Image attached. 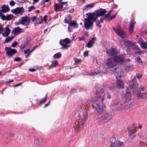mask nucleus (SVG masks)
<instances>
[{
	"label": "nucleus",
	"instance_id": "obj_16",
	"mask_svg": "<svg viewBox=\"0 0 147 147\" xmlns=\"http://www.w3.org/2000/svg\"><path fill=\"white\" fill-rule=\"evenodd\" d=\"M86 15L88 17L86 19H88L90 20L93 21V22L96 20H94L96 16L95 13H86Z\"/></svg>",
	"mask_w": 147,
	"mask_h": 147
},
{
	"label": "nucleus",
	"instance_id": "obj_19",
	"mask_svg": "<svg viewBox=\"0 0 147 147\" xmlns=\"http://www.w3.org/2000/svg\"><path fill=\"white\" fill-rule=\"evenodd\" d=\"M14 17L13 15L12 14H8L6 16H2V19L5 20H12Z\"/></svg>",
	"mask_w": 147,
	"mask_h": 147
},
{
	"label": "nucleus",
	"instance_id": "obj_13",
	"mask_svg": "<svg viewBox=\"0 0 147 147\" xmlns=\"http://www.w3.org/2000/svg\"><path fill=\"white\" fill-rule=\"evenodd\" d=\"M124 59L123 56H117L115 57L114 59L115 62L120 64L123 63Z\"/></svg>",
	"mask_w": 147,
	"mask_h": 147
},
{
	"label": "nucleus",
	"instance_id": "obj_53",
	"mask_svg": "<svg viewBox=\"0 0 147 147\" xmlns=\"http://www.w3.org/2000/svg\"><path fill=\"white\" fill-rule=\"evenodd\" d=\"M88 51H85L84 53V57H87L88 56Z\"/></svg>",
	"mask_w": 147,
	"mask_h": 147
},
{
	"label": "nucleus",
	"instance_id": "obj_21",
	"mask_svg": "<svg viewBox=\"0 0 147 147\" xmlns=\"http://www.w3.org/2000/svg\"><path fill=\"white\" fill-rule=\"evenodd\" d=\"M135 23L134 20L131 19L130 22L129 28V31L132 33L134 29V25Z\"/></svg>",
	"mask_w": 147,
	"mask_h": 147
},
{
	"label": "nucleus",
	"instance_id": "obj_35",
	"mask_svg": "<svg viewBox=\"0 0 147 147\" xmlns=\"http://www.w3.org/2000/svg\"><path fill=\"white\" fill-rule=\"evenodd\" d=\"M77 25V23L74 21H71L69 23V26L71 27L75 26Z\"/></svg>",
	"mask_w": 147,
	"mask_h": 147
},
{
	"label": "nucleus",
	"instance_id": "obj_51",
	"mask_svg": "<svg viewBox=\"0 0 147 147\" xmlns=\"http://www.w3.org/2000/svg\"><path fill=\"white\" fill-rule=\"evenodd\" d=\"M140 88L142 91L143 92L144 91L145 88L143 86L141 85L140 86Z\"/></svg>",
	"mask_w": 147,
	"mask_h": 147
},
{
	"label": "nucleus",
	"instance_id": "obj_64",
	"mask_svg": "<svg viewBox=\"0 0 147 147\" xmlns=\"http://www.w3.org/2000/svg\"><path fill=\"white\" fill-rule=\"evenodd\" d=\"M98 73H99V72H98L96 73V72H94L91 75H92V76H94V75H96V74H97Z\"/></svg>",
	"mask_w": 147,
	"mask_h": 147
},
{
	"label": "nucleus",
	"instance_id": "obj_22",
	"mask_svg": "<svg viewBox=\"0 0 147 147\" xmlns=\"http://www.w3.org/2000/svg\"><path fill=\"white\" fill-rule=\"evenodd\" d=\"M106 52L111 56L112 55H115L117 53L116 49L113 48L111 49L110 51H106Z\"/></svg>",
	"mask_w": 147,
	"mask_h": 147
},
{
	"label": "nucleus",
	"instance_id": "obj_5",
	"mask_svg": "<svg viewBox=\"0 0 147 147\" xmlns=\"http://www.w3.org/2000/svg\"><path fill=\"white\" fill-rule=\"evenodd\" d=\"M112 118L111 116L107 113L102 114V115L100 117V120L104 123L107 122L108 121Z\"/></svg>",
	"mask_w": 147,
	"mask_h": 147
},
{
	"label": "nucleus",
	"instance_id": "obj_1",
	"mask_svg": "<svg viewBox=\"0 0 147 147\" xmlns=\"http://www.w3.org/2000/svg\"><path fill=\"white\" fill-rule=\"evenodd\" d=\"M103 100H95L93 104V107L96 109V112L98 115H100L103 112Z\"/></svg>",
	"mask_w": 147,
	"mask_h": 147
},
{
	"label": "nucleus",
	"instance_id": "obj_15",
	"mask_svg": "<svg viewBox=\"0 0 147 147\" xmlns=\"http://www.w3.org/2000/svg\"><path fill=\"white\" fill-rule=\"evenodd\" d=\"M106 65L108 68L113 67L115 65L112 59H109L106 62Z\"/></svg>",
	"mask_w": 147,
	"mask_h": 147
},
{
	"label": "nucleus",
	"instance_id": "obj_46",
	"mask_svg": "<svg viewBox=\"0 0 147 147\" xmlns=\"http://www.w3.org/2000/svg\"><path fill=\"white\" fill-rule=\"evenodd\" d=\"M74 61L76 63V64H77L78 63L81 62L82 61V60L81 59H77L76 58L74 59Z\"/></svg>",
	"mask_w": 147,
	"mask_h": 147
},
{
	"label": "nucleus",
	"instance_id": "obj_14",
	"mask_svg": "<svg viewBox=\"0 0 147 147\" xmlns=\"http://www.w3.org/2000/svg\"><path fill=\"white\" fill-rule=\"evenodd\" d=\"M147 95L146 92L141 93V92L139 91L137 92L136 96L138 99H142L147 97Z\"/></svg>",
	"mask_w": 147,
	"mask_h": 147
},
{
	"label": "nucleus",
	"instance_id": "obj_58",
	"mask_svg": "<svg viewBox=\"0 0 147 147\" xmlns=\"http://www.w3.org/2000/svg\"><path fill=\"white\" fill-rule=\"evenodd\" d=\"M30 50L29 49H27L26 50H24V53L25 54L27 53L29 51H30Z\"/></svg>",
	"mask_w": 147,
	"mask_h": 147
},
{
	"label": "nucleus",
	"instance_id": "obj_20",
	"mask_svg": "<svg viewBox=\"0 0 147 147\" xmlns=\"http://www.w3.org/2000/svg\"><path fill=\"white\" fill-rule=\"evenodd\" d=\"M96 40V38L95 37H92L91 39L90 40L86 45L88 48L91 47L94 43V41Z\"/></svg>",
	"mask_w": 147,
	"mask_h": 147
},
{
	"label": "nucleus",
	"instance_id": "obj_37",
	"mask_svg": "<svg viewBox=\"0 0 147 147\" xmlns=\"http://www.w3.org/2000/svg\"><path fill=\"white\" fill-rule=\"evenodd\" d=\"M61 57V54L60 53H57L55 54L53 57L55 59H58Z\"/></svg>",
	"mask_w": 147,
	"mask_h": 147
},
{
	"label": "nucleus",
	"instance_id": "obj_41",
	"mask_svg": "<svg viewBox=\"0 0 147 147\" xmlns=\"http://www.w3.org/2000/svg\"><path fill=\"white\" fill-rule=\"evenodd\" d=\"M11 39L10 38H9V37H7L5 39V41L4 42V43H8L10 41H11Z\"/></svg>",
	"mask_w": 147,
	"mask_h": 147
},
{
	"label": "nucleus",
	"instance_id": "obj_24",
	"mask_svg": "<svg viewBox=\"0 0 147 147\" xmlns=\"http://www.w3.org/2000/svg\"><path fill=\"white\" fill-rule=\"evenodd\" d=\"M115 111H121L123 109V105L121 103H119L115 106Z\"/></svg>",
	"mask_w": 147,
	"mask_h": 147
},
{
	"label": "nucleus",
	"instance_id": "obj_34",
	"mask_svg": "<svg viewBox=\"0 0 147 147\" xmlns=\"http://www.w3.org/2000/svg\"><path fill=\"white\" fill-rule=\"evenodd\" d=\"M55 9H61L63 8V6L61 4H56L54 5Z\"/></svg>",
	"mask_w": 147,
	"mask_h": 147
},
{
	"label": "nucleus",
	"instance_id": "obj_7",
	"mask_svg": "<svg viewBox=\"0 0 147 147\" xmlns=\"http://www.w3.org/2000/svg\"><path fill=\"white\" fill-rule=\"evenodd\" d=\"M30 23V21L29 18L27 16H24L22 18L19 24L28 26L29 24Z\"/></svg>",
	"mask_w": 147,
	"mask_h": 147
},
{
	"label": "nucleus",
	"instance_id": "obj_25",
	"mask_svg": "<svg viewBox=\"0 0 147 147\" xmlns=\"http://www.w3.org/2000/svg\"><path fill=\"white\" fill-rule=\"evenodd\" d=\"M2 11L3 12L5 13L9 11V7L6 5H3L2 6Z\"/></svg>",
	"mask_w": 147,
	"mask_h": 147
},
{
	"label": "nucleus",
	"instance_id": "obj_54",
	"mask_svg": "<svg viewBox=\"0 0 147 147\" xmlns=\"http://www.w3.org/2000/svg\"><path fill=\"white\" fill-rule=\"evenodd\" d=\"M17 42H15L12 44L11 46L13 47H15L17 45Z\"/></svg>",
	"mask_w": 147,
	"mask_h": 147
},
{
	"label": "nucleus",
	"instance_id": "obj_49",
	"mask_svg": "<svg viewBox=\"0 0 147 147\" xmlns=\"http://www.w3.org/2000/svg\"><path fill=\"white\" fill-rule=\"evenodd\" d=\"M15 4V2L13 0L9 2V4L11 6H13Z\"/></svg>",
	"mask_w": 147,
	"mask_h": 147
},
{
	"label": "nucleus",
	"instance_id": "obj_48",
	"mask_svg": "<svg viewBox=\"0 0 147 147\" xmlns=\"http://www.w3.org/2000/svg\"><path fill=\"white\" fill-rule=\"evenodd\" d=\"M116 15V14L114 15H113L110 17V18L108 20V21H109L110 20H112L113 18H114Z\"/></svg>",
	"mask_w": 147,
	"mask_h": 147
},
{
	"label": "nucleus",
	"instance_id": "obj_12",
	"mask_svg": "<svg viewBox=\"0 0 147 147\" xmlns=\"http://www.w3.org/2000/svg\"><path fill=\"white\" fill-rule=\"evenodd\" d=\"M107 12V11L105 9H103L100 11H96L94 20H96L98 17L104 16Z\"/></svg>",
	"mask_w": 147,
	"mask_h": 147
},
{
	"label": "nucleus",
	"instance_id": "obj_27",
	"mask_svg": "<svg viewBox=\"0 0 147 147\" xmlns=\"http://www.w3.org/2000/svg\"><path fill=\"white\" fill-rule=\"evenodd\" d=\"M117 86L119 88H121L123 87V85L122 82L119 80H118L117 83Z\"/></svg>",
	"mask_w": 147,
	"mask_h": 147
},
{
	"label": "nucleus",
	"instance_id": "obj_56",
	"mask_svg": "<svg viewBox=\"0 0 147 147\" xmlns=\"http://www.w3.org/2000/svg\"><path fill=\"white\" fill-rule=\"evenodd\" d=\"M106 19L105 18V17H103V18H102V19H101L100 20V21L98 22V24H99L100 23V22H101V23H102L103 22V20L105 19Z\"/></svg>",
	"mask_w": 147,
	"mask_h": 147
},
{
	"label": "nucleus",
	"instance_id": "obj_11",
	"mask_svg": "<svg viewBox=\"0 0 147 147\" xmlns=\"http://www.w3.org/2000/svg\"><path fill=\"white\" fill-rule=\"evenodd\" d=\"M114 31L117 34V35L122 38H124L125 36V32L120 30L119 28L117 29H113Z\"/></svg>",
	"mask_w": 147,
	"mask_h": 147
},
{
	"label": "nucleus",
	"instance_id": "obj_38",
	"mask_svg": "<svg viewBox=\"0 0 147 147\" xmlns=\"http://www.w3.org/2000/svg\"><path fill=\"white\" fill-rule=\"evenodd\" d=\"M58 65V62L57 61H55L54 62H52V64L51 65L50 67H55Z\"/></svg>",
	"mask_w": 147,
	"mask_h": 147
},
{
	"label": "nucleus",
	"instance_id": "obj_40",
	"mask_svg": "<svg viewBox=\"0 0 147 147\" xmlns=\"http://www.w3.org/2000/svg\"><path fill=\"white\" fill-rule=\"evenodd\" d=\"M132 49H133L139 51L140 50V48L137 45H134L133 46Z\"/></svg>",
	"mask_w": 147,
	"mask_h": 147
},
{
	"label": "nucleus",
	"instance_id": "obj_61",
	"mask_svg": "<svg viewBox=\"0 0 147 147\" xmlns=\"http://www.w3.org/2000/svg\"><path fill=\"white\" fill-rule=\"evenodd\" d=\"M80 41L83 40L84 39V38L83 36H82L79 38Z\"/></svg>",
	"mask_w": 147,
	"mask_h": 147
},
{
	"label": "nucleus",
	"instance_id": "obj_9",
	"mask_svg": "<svg viewBox=\"0 0 147 147\" xmlns=\"http://www.w3.org/2000/svg\"><path fill=\"white\" fill-rule=\"evenodd\" d=\"M113 72L115 73V75L117 78H120L123 75V72L119 68H114Z\"/></svg>",
	"mask_w": 147,
	"mask_h": 147
},
{
	"label": "nucleus",
	"instance_id": "obj_28",
	"mask_svg": "<svg viewBox=\"0 0 147 147\" xmlns=\"http://www.w3.org/2000/svg\"><path fill=\"white\" fill-rule=\"evenodd\" d=\"M125 145L124 143L121 142L120 141L117 142L116 144V146L117 147H124Z\"/></svg>",
	"mask_w": 147,
	"mask_h": 147
},
{
	"label": "nucleus",
	"instance_id": "obj_44",
	"mask_svg": "<svg viewBox=\"0 0 147 147\" xmlns=\"http://www.w3.org/2000/svg\"><path fill=\"white\" fill-rule=\"evenodd\" d=\"M94 6V4L93 3L88 4L85 5V7H90L91 8L92 7Z\"/></svg>",
	"mask_w": 147,
	"mask_h": 147
},
{
	"label": "nucleus",
	"instance_id": "obj_3",
	"mask_svg": "<svg viewBox=\"0 0 147 147\" xmlns=\"http://www.w3.org/2000/svg\"><path fill=\"white\" fill-rule=\"evenodd\" d=\"M70 42V39L68 38H66L63 40H61L60 41V44L62 46L61 49H67L69 47L67 44Z\"/></svg>",
	"mask_w": 147,
	"mask_h": 147
},
{
	"label": "nucleus",
	"instance_id": "obj_17",
	"mask_svg": "<svg viewBox=\"0 0 147 147\" xmlns=\"http://www.w3.org/2000/svg\"><path fill=\"white\" fill-rule=\"evenodd\" d=\"M22 29L19 27L15 28L12 31V33H13L14 36L17 35L22 32Z\"/></svg>",
	"mask_w": 147,
	"mask_h": 147
},
{
	"label": "nucleus",
	"instance_id": "obj_36",
	"mask_svg": "<svg viewBox=\"0 0 147 147\" xmlns=\"http://www.w3.org/2000/svg\"><path fill=\"white\" fill-rule=\"evenodd\" d=\"M47 98V95H46L45 97L43 98L40 101V105H41L42 103H44L46 101Z\"/></svg>",
	"mask_w": 147,
	"mask_h": 147
},
{
	"label": "nucleus",
	"instance_id": "obj_18",
	"mask_svg": "<svg viewBox=\"0 0 147 147\" xmlns=\"http://www.w3.org/2000/svg\"><path fill=\"white\" fill-rule=\"evenodd\" d=\"M85 27L87 30H88L91 25L92 24L91 20L88 19H85Z\"/></svg>",
	"mask_w": 147,
	"mask_h": 147
},
{
	"label": "nucleus",
	"instance_id": "obj_39",
	"mask_svg": "<svg viewBox=\"0 0 147 147\" xmlns=\"http://www.w3.org/2000/svg\"><path fill=\"white\" fill-rule=\"evenodd\" d=\"M130 107L127 104V103L126 102L123 104V109H128Z\"/></svg>",
	"mask_w": 147,
	"mask_h": 147
},
{
	"label": "nucleus",
	"instance_id": "obj_31",
	"mask_svg": "<svg viewBox=\"0 0 147 147\" xmlns=\"http://www.w3.org/2000/svg\"><path fill=\"white\" fill-rule=\"evenodd\" d=\"M110 142L111 145H115L116 142V139L114 137H112L110 139Z\"/></svg>",
	"mask_w": 147,
	"mask_h": 147
},
{
	"label": "nucleus",
	"instance_id": "obj_42",
	"mask_svg": "<svg viewBox=\"0 0 147 147\" xmlns=\"http://www.w3.org/2000/svg\"><path fill=\"white\" fill-rule=\"evenodd\" d=\"M28 12H30L33 9H35V7L34 6H31L29 7L28 8Z\"/></svg>",
	"mask_w": 147,
	"mask_h": 147
},
{
	"label": "nucleus",
	"instance_id": "obj_47",
	"mask_svg": "<svg viewBox=\"0 0 147 147\" xmlns=\"http://www.w3.org/2000/svg\"><path fill=\"white\" fill-rule=\"evenodd\" d=\"M32 19L33 22H34L36 21V22H37L39 20L38 18H37L36 16L33 17Z\"/></svg>",
	"mask_w": 147,
	"mask_h": 147
},
{
	"label": "nucleus",
	"instance_id": "obj_33",
	"mask_svg": "<svg viewBox=\"0 0 147 147\" xmlns=\"http://www.w3.org/2000/svg\"><path fill=\"white\" fill-rule=\"evenodd\" d=\"M88 118L87 112L86 111H85L83 113V116L82 119L86 121L88 119Z\"/></svg>",
	"mask_w": 147,
	"mask_h": 147
},
{
	"label": "nucleus",
	"instance_id": "obj_60",
	"mask_svg": "<svg viewBox=\"0 0 147 147\" xmlns=\"http://www.w3.org/2000/svg\"><path fill=\"white\" fill-rule=\"evenodd\" d=\"M2 10H0V16L1 19H2V16H4L3 14L2 13Z\"/></svg>",
	"mask_w": 147,
	"mask_h": 147
},
{
	"label": "nucleus",
	"instance_id": "obj_32",
	"mask_svg": "<svg viewBox=\"0 0 147 147\" xmlns=\"http://www.w3.org/2000/svg\"><path fill=\"white\" fill-rule=\"evenodd\" d=\"M140 46L141 48L143 49H147V42H142L140 44Z\"/></svg>",
	"mask_w": 147,
	"mask_h": 147
},
{
	"label": "nucleus",
	"instance_id": "obj_55",
	"mask_svg": "<svg viewBox=\"0 0 147 147\" xmlns=\"http://www.w3.org/2000/svg\"><path fill=\"white\" fill-rule=\"evenodd\" d=\"M47 16L45 15L44 16L43 18V20L45 22H46L47 20Z\"/></svg>",
	"mask_w": 147,
	"mask_h": 147
},
{
	"label": "nucleus",
	"instance_id": "obj_4",
	"mask_svg": "<svg viewBox=\"0 0 147 147\" xmlns=\"http://www.w3.org/2000/svg\"><path fill=\"white\" fill-rule=\"evenodd\" d=\"M34 143L36 147H43L42 139L37 137H34Z\"/></svg>",
	"mask_w": 147,
	"mask_h": 147
},
{
	"label": "nucleus",
	"instance_id": "obj_10",
	"mask_svg": "<svg viewBox=\"0 0 147 147\" xmlns=\"http://www.w3.org/2000/svg\"><path fill=\"white\" fill-rule=\"evenodd\" d=\"M5 50L6 51V54L7 55L11 56L16 53V51L15 49H12L10 47H5Z\"/></svg>",
	"mask_w": 147,
	"mask_h": 147
},
{
	"label": "nucleus",
	"instance_id": "obj_59",
	"mask_svg": "<svg viewBox=\"0 0 147 147\" xmlns=\"http://www.w3.org/2000/svg\"><path fill=\"white\" fill-rule=\"evenodd\" d=\"M29 70L30 71L32 72H33L35 71L36 70L33 68H30L29 69Z\"/></svg>",
	"mask_w": 147,
	"mask_h": 147
},
{
	"label": "nucleus",
	"instance_id": "obj_26",
	"mask_svg": "<svg viewBox=\"0 0 147 147\" xmlns=\"http://www.w3.org/2000/svg\"><path fill=\"white\" fill-rule=\"evenodd\" d=\"M126 102L128 105L130 107L134 105V100L132 99H127Z\"/></svg>",
	"mask_w": 147,
	"mask_h": 147
},
{
	"label": "nucleus",
	"instance_id": "obj_2",
	"mask_svg": "<svg viewBox=\"0 0 147 147\" xmlns=\"http://www.w3.org/2000/svg\"><path fill=\"white\" fill-rule=\"evenodd\" d=\"M96 90L97 98L95 100H103L105 93L104 91L103 87L100 85H98L95 87Z\"/></svg>",
	"mask_w": 147,
	"mask_h": 147
},
{
	"label": "nucleus",
	"instance_id": "obj_43",
	"mask_svg": "<svg viewBox=\"0 0 147 147\" xmlns=\"http://www.w3.org/2000/svg\"><path fill=\"white\" fill-rule=\"evenodd\" d=\"M136 75L138 79H140L142 76V74H136Z\"/></svg>",
	"mask_w": 147,
	"mask_h": 147
},
{
	"label": "nucleus",
	"instance_id": "obj_29",
	"mask_svg": "<svg viewBox=\"0 0 147 147\" xmlns=\"http://www.w3.org/2000/svg\"><path fill=\"white\" fill-rule=\"evenodd\" d=\"M71 20V18L70 16H68L67 18H65L64 22L65 23L69 24Z\"/></svg>",
	"mask_w": 147,
	"mask_h": 147
},
{
	"label": "nucleus",
	"instance_id": "obj_62",
	"mask_svg": "<svg viewBox=\"0 0 147 147\" xmlns=\"http://www.w3.org/2000/svg\"><path fill=\"white\" fill-rule=\"evenodd\" d=\"M33 1V3H37L38 2L39 0H32Z\"/></svg>",
	"mask_w": 147,
	"mask_h": 147
},
{
	"label": "nucleus",
	"instance_id": "obj_63",
	"mask_svg": "<svg viewBox=\"0 0 147 147\" xmlns=\"http://www.w3.org/2000/svg\"><path fill=\"white\" fill-rule=\"evenodd\" d=\"M32 50H31V51L29 52L27 55L26 56V57H29L30 55V53H31V52L32 51Z\"/></svg>",
	"mask_w": 147,
	"mask_h": 147
},
{
	"label": "nucleus",
	"instance_id": "obj_6",
	"mask_svg": "<svg viewBox=\"0 0 147 147\" xmlns=\"http://www.w3.org/2000/svg\"><path fill=\"white\" fill-rule=\"evenodd\" d=\"M24 9L22 7H18L16 8L12 9L11 12L15 15L20 14L22 15L24 12Z\"/></svg>",
	"mask_w": 147,
	"mask_h": 147
},
{
	"label": "nucleus",
	"instance_id": "obj_23",
	"mask_svg": "<svg viewBox=\"0 0 147 147\" xmlns=\"http://www.w3.org/2000/svg\"><path fill=\"white\" fill-rule=\"evenodd\" d=\"M3 30L5 31V33H2V35L3 37H7L9 34L11 30L8 27H6Z\"/></svg>",
	"mask_w": 147,
	"mask_h": 147
},
{
	"label": "nucleus",
	"instance_id": "obj_52",
	"mask_svg": "<svg viewBox=\"0 0 147 147\" xmlns=\"http://www.w3.org/2000/svg\"><path fill=\"white\" fill-rule=\"evenodd\" d=\"M136 60L137 62L139 63L142 62V61L140 59L139 57H138L136 58Z\"/></svg>",
	"mask_w": 147,
	"mask_h": 147
},
{
	"label": "nucleus",
	"instance_id": "obj_45",
	"mask_svg": "<svg viewBox=\"0 0 147 147\" xmlns=\"http://www.w3.org/2000/svg\"><path fill=\"white\" fill-rule=\"evenodd\" d=\"M112 12V10L110 11L109 12L106 14L105 17V18H107L109 17V16L111 15V13Z\"/></svg>",
	"mask_w": 147,
	"mask_h": 147
},
{
	"label": "nucleus",
	"instance_id": "obj_50",
	"mask_svg": "<svg viewBox=\"0 0 147 147\" xmlns=\"http://www.w3.org/2000/svg\"><path fill=\"white\" fill-rule=\"evenodd\" d=\"M21 61V59L19 57H17L16 58H15L14 59V61Z\"/></svg>",
	"mask_w": 147,
	"mask_h": 147
},
{
	"label": "nucleus",
	"instance_id": "obj_30",
	"mask_svg": "<svg viewBox=\"0 0 147 147\" xmlns=\"http://www.w3.org/2000/svg\"><path fill=\"white\" fill-rule=\"evenodd\" d=\"M86 121L84 120L83 119H80L78 122V123L79 126L81 125L82 126L86 122Z\"/></svg>",
	"mask_w": 147,
	"mask_h": 147
},
{
	"label": "nucleus",
	"instance_id": "obj_8",
	"mask_svg": "<svg viewBox=\"0 0 147 147\" xmlns=\"http://www.w3.org/2000/svg\"><path fill=\"white\" fill-rule=\"evenodd\" d=\"M136 77H134V79L129 82V86L131 89H136L138 88V84L135 80Z\"/></svg>",
	"mask_w": 147,
	"mask_h": 147
},
{
	"label": "nucleus",
	"instance_id": "obj_57",
	"mask_svg": "<svg viewBox=\"0 0 147 147\" xmlns=\"http://www.w3.org/2000/svg\"><path fill=\"white\" fill-rule=\"evenodd\" d=\"M14 134L12 132H10L9 134V136H14Z\"/></svg>",
	"mask_w": 147,
	"mask_h": 147
}]
</instances>
